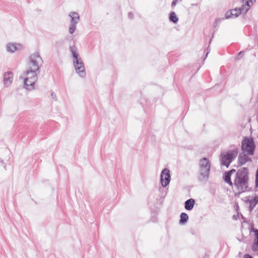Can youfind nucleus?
<instances>
[{
  "mask_svg": "<svg viewBox=\"0 0 258 258\" xmlns=\"http://www.w3.org/2000/svg\"><path fill=\"white\" fill-rule=\"evenodd\" d=\"M254 149L255 145L252 138H245L243 140L241 145V149L243 153H246L247 155H252L254 153Z\"/></svg>",
  "mask_w": 258,
  "mask_h": 258,
  "instance_id": "7ed1b4c3",
  "label": "nucleus"
},
{
  "mask_svg": "<svg viewBox=\"0 0 258 258\" xmlns=\"http://www.w3.org/2000/svg\"><path fill=\"white\" fill-rule=\"evenodd\" d=\"M161 182L163 187L166 186L170 181V171L167 169H164L161 174Z\"/></svg>",
  "mask_w": 258,
  "mask_h": 258,
  "instance_id": "0eeeda50",
  "label": "nucleus"
},
{
  "mask_svg": "<svg viewBox=\"0 0 258 258\" xmlns=\"http://www.w3.org/2000/svg\"><path fill=\"white\" fill-rule=\"evenodd\" d=\"M76 23H71V27L69 29V31L71 34H73L75 30L76 29Z\"/></svg>",
  "mask_w": 258,
  "mask_h": 258,
  "instance_id": "aec40b11",
  "label": "nucleus"
},
{
  "mask_svg": "<svg viewBox=\"0 0 258 258\" xmlns=\"http://www.w3.org/2000/svg\"><path fill=\"white\" fill-rule=\"evenodd\" d=\"M248 170L247 168L243 167L238 170L233 181V190L237 193L241 194L247 190L248 187Z\"/></svg>",
  "mask_w": 258,
  "mask_h": 258,
  "instance_id": "f257e3e1",
  "label": "nucleus"
},
{
  "mask_svg": "<svg viewBox=\"0 0 258 258\" xmlns=\"http://www.w3.org/2000/svg\"><path fill=\"white\" fill-rule=\"evenodd\" d=\"M254 233L256 239H258V230L254 231Z\"/></svg>",
  "mask_w": 258,
  "mask_h": 258,
  "instance_id": "5701e85b",
  "label": "nucleus"
},
{
  "mask_svg": "<svg viewBox=\"0 0 258 258\" xmlns=\"http://www.w3.org/2000/svg\"><path fill=\"white\" fill-rule=\"evenodd\" d=\"M73 57L75 59L74 61L75 68L76 72L81 77L85 75V70L84 64L80 58H78V54L74 50H72Z\"/></svg>",
  "mask_w": 258,
  "mask_h": 258,
  "instance_id": "423d86ee",
  "label": "nucleus"
},
{
  "mask_svg": "<svg viewBox=\"0 0 258 258\" xmlns=\"http://www.w3.org/2000/svg\"><path fill=\"white\" fill-rule=\"evenodd\" d=\"M195 205V200L190 199L186 201L185 203V208L187 210H191Z\"/></svg>",
  "mask_w": 258,
  "mask_h": 258,
  "instance_id": "ddd939ff",
  "label": "nucleus"
},
{
  "mask_svg": "<svg viewBox=\"0 0 258 258\" xmlns=\"http://www.w3.org/2000/svg\"><path fill=\"white\" fill-rule=\"evenodd\" d=\"M258 203V196L255 197L252 200L250 201V205L255 206Z\"/></svg>",
  "mask_w": 258,
  "mask_h": 258,
  "instance_id": "6ab92c4d",
  "label": "nucleus"
},
{
  "mask_svg": "<svg viewBox=\"0 0 258 258\" xmlns=\"http://www.w3.org/2000/svg\"><path fill=\"white\" fill-rule=\"evenodd\" d=\"M26 73L24 79V84L26 86L27 89H31L33 88V85L37 80V76L35 71L31 70Z\"/></svg>",
  "mask_w": 258,
  "mask_h": 258,
  "instance_id": "20e7f679",
  "label": "nucleus"
},
{
  "mask_svg": "<svg viewBox=\"0 0 258 258\" xmlns=\"http://www.w3.org/2000/svg\"><path fill=\"white\" fill-rule=\"evenodd\" d=\"M243 258H252V257L248 254H245L244 255Z\"/></svg>",
  "mask_w": 258,
  "mask_h": 258,
  "instance_id": "4be33fe9",
  "label": "nucleus"
},
{
  "mask_svg": "<svg viewBox=\"0 0 258 258\" xmlns=\"http://www.w3.org/2000/svg\"><path fill=\"white\" fill-rule=\"evenodd\" d=\"M70 16L72 18V23H77L79 19V16L76 12H72L70 14Z\"/></svg>",
  "mask_w": 258,
  "mask_h": 258,
  "instance_id": "2eb2a0df",
  "label": "nucleus"
},
{
  "mask_svg": "<svg viewBox=\"0 0 258 258\" xmlns=\"http://www.w3.org/2000/svg\"><path fill=\"white\" fill-rule=\"evenodd\" d=\"M241 11H244L242 9V7L240 9H234L230 11L227 12L225 14V17L227 19L235 18L238 17L241 13Z\"/></svg>",
  "mask_w": 258,
  "mask_h": 258,
  "instance_id": "6e6552de",
  "label": "nucleus"
},
{
  "mask_svg": "<svg viewBox=\"0 0 258 258\" xmlns=\"http://www.w3.org/2000/svg\"><path fill=\"white\" fill-rule=\"evenodd\" d=\"M255 184L256 186H258V176H255Z\"/></svg>",
  "mask_w": 258,
  "mask_h": 258,
  "instance_id": "393cba45",
  "label": "nucleus"
},
{
  "mask_svg": "<svg viewBox=\"0 0 258 258\" xmlns=\"http://www.w3.org/2000/svg\"><path fill=\"white\" fill-rule=\"evenodd\" d=\"M254 248H256V250H257V247H256V246H254Z\"/></svg>",
  "mask_w": 258,
  "mask_h": 258,
  "instance_id": "cd10ccee",
  "label": "nucleus"
},
{
  "mask_svg": "<svg viewBox=\"0 0 258 258\" xmlns=\"http://www.w3.org/2000/svg\"><path fill=\"white\" fill-rule=\"evenodd\" d=\"M187 219V215L185 213H182L180 215V223L182 224L185 223Z\"/></svg>",
  "mask_w": 258,
  "mask_h": 258,
  "instance_id": "a211bd4d",
  "label": "nucleus"
},
{
  "mask_svg": "<svg viewBox=\"0 0 258 258\" xmlns=\"http://www.w3.org/2000/svg\"><path fill=\"white\" fill-rule=\"evenodd\" d=\"M238 150L235 148L221 154V164L228 167L232 161L237 157Z\"/></svg>",
  "mask_w": 258,
  "mask_h": 258,
  "instance_id": "f03ea898",
  "label": "nucleus"
},
{
  "mask_svg": "<svg viewBox=\"0 0 258 258\" xmlns=\"http://www.w3.org/2000/svg\"><path fill=\"white\" fill-rule=\"evenodd\" d=\"M249 155H247L246 153L241 154L238 157V162L240 165L245 164L246 162L251 161V158L248 157Z\"/></svg>",
  "mask_w": 258,
  "mask_h": 258,
  "instance_id": "1a4fd4ad",
  "label": "nucleus"
},
{
  "mask_svg": "<svg viewBox=\"0 0 258 258\" xmlns=\"http://www.w3.org/2000/svg\"><path fill=\"white\" fill-rule=\"evenodd\" d=\"M254 2L255 0H243L242 9L245 12H247Z\"/></svg>",
  "mask_w": 258,
  "mask_h": 258,
  "instance_id": "9b49d317",
  "label": "nucleus"
},
{
  "mask_svg": "<svg viewBox=\"0 0 258 258\" xmlns=\"http://www.w3.org/2000/svg\"><path fill=\"white\" fill-rule=\"evenodd\" d=\"M169 19L174 23H176L178 21V18L177 17L174 12H171L170 13Z\"/></svg>",
  "mask_w": 258,
  "mask_h": 258,
  "instance_id": "f3484780",
  "label": "nucleus"
},
{
  "mask_svg": "<svg viewBox=\"0 0 258 258\" xmlns=\"http://www.w3.org/2000/svg\"><path fill=\"white\" fill-rule=\"evenodd\" d=\"M257 229H255L253 226H251V231H252L254 233V231L256 230Z\"/></svg>",
  "mask_w": 258,
  "mask_h": 258,
  "instance_id": "a878e982",
  "label": "nucleus"
},
{
  "mask_svg": "<svg viewBox=\"0 0 258 258\" xmlns=\"http://www.w3.org/2000/svg\"><path fill=\"white\" fill-rule=\"evenodd\" d=\"M13 80V74L11 72H7L4 74V83L7 86L11 83Z\"/></svg>",
  "mask_w": 258,
  "mask_h": 258,
  "instance_id": "f8f14e48",
  "label": "nucleus"
},
{
  "mask_svg": "<svg viewBox=\"0 0 258 258\" xmlns=\"http://www.w3.org/2000/svg\"><path fill=\"white\" fill-rule=\"evenodd\" d=\"M200 166L202 169L205 170L206 172H208L210 168V164L209 160L204 158L201 160Z\"/></svg>",
  "mask_w": 258,
  "mask_h": 258,
  "instance_id": "9d476101",
  "label": "nucleus"
},
{
  "mask_svg": "<svg viewBox=\"0 0 258 258\" xmlns=\"http://www.w3.org/2000/svg\"><path fill=\"white\" fill-rule=\"evenodd\" d=\"M236 172V170L234 169L230 170L229 171H228V173H230V174L231 175L233 173H234Z\"/></svg>",
  "mask_w": 258,
  "mask_h": 258,
  "instance_id": "b1692460",
  "label": "nucleus"
},
{
  "mask_svg": "<svg viewBox=\"0 0 258 258\" xmlns=\"http://www.w3.org/2000/svg\"><path fill=\"white\" fill-rule=\"evenodd\" d=\"M176 1H174L173 2H172L171 5L172 7H174L176 5Z\"/></svg>",
  "mask_w": 258,
  "mask_h": 258,
  "instance_id": "bb28decb",
  "label": "nucleus"
},
{
  "mask_svg": "<svg viewBox=\"0 0 258 258\" xmlns=\"http://www.w3.org/2000/svg\"><path fill=\"white\" fill-rule=\"evenodd\" d=\"M7 50L11 52H14L17 50V46L15 44L9 43L7 45Z\"/></svg>",
  "mask_w": 258,
  "mask_h": 258,
  "instance_id": "dca6fc26",
  "label": "nucleus"
},
{
  "mask_svg": "<svg viewBox=\"0 0 258 258\" xmlns=\"http://www.w3.org/2000/svg\"><path fill=\"white\" fill-rule=\"evenodd\" d=\"M224 181L228 183L230 186L233 185L232 182L231 180V174L230 173H228V172H226L225 173L224 176L223 177Z\"/></svg>",
  "mask_w": 258,
  "mask_h": 258,
  "instance_id": "4468645a",
  "label": "nucleus"
},
{
  "mask_svg": "<svg viewBox=\"0 0 258 258\" xmlns=\"http://www.w3.org/2000/svg\"><path fill=\"white\" fill-rule=\"evenodd\" d=\"M254 246H256V247H258V239H256L252 246V249L253 250H256V248H254Z\"/></svg>",
  "mask_w": 258,
  "mask_h": 258,
  "instance_id": "412c9836",
  "label": "nucleus"
},
{
  "mask_svg": "<svg viewBox=\"0 0 258 258\" xmlns=\"http://www.w3.org/2000/svg\"><path fill=\"white\" fill-rule=\"evenodd\" d=\"M42 63V59L38 53L32 54L30 57L29 69L33 71H37Z\"/></svg>",
  "mask_w": 258,
  "mask_h": 258,
  "instance_id": "39448f33",
  "label": "nucleus"
}]
</instances>
